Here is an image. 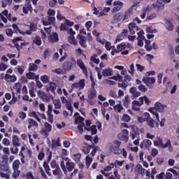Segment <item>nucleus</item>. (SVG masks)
<instances>
[{
	"label": "nucleus",
	"mask_w": 179,
	"mask_h": 179,
	"mask_svg": "<svg viewBox=\"0 0 179 179\" xmlns=\"http://www.w3.org/2000/svg\"><path fill=\"white\" fill-rule=\"evenodd\" d=\"M130 103H131V98H129V96L127 95L123 99V106H124V107H129Z\"/></svg>",
	"instance_id": "c85d7f7f"
},
{
	"label": "nucleus",
	"mask_w": 179,
	"mask_h": 179,
	"mask_svg": "<svg viewBox=\"0 0 179 179\" xmlns=\"http://www.w3.org/2000/svg\"><path fill=\"white\" fill-rule=\"evenodd\" d=\"M73 87H80L81 89H83V87H85V80H81L79 83L78 84H74L73 85Z\"/></svg>",
	"instance_id": "e433bc0d"
},
{
	"label": "nucleus",
	"mask_w": 179,
	"mask_h": 179,
	"mask_svg": "<svg viewBox=\"0 0 179 179\" xmlns=\"http://www.w3.org/2000/svg\"><path fill=\"white\" fill-rule=\"evenodd\" d=\"M5 79L7 82H16V76L6 74L5 76Z\"/></svg>",
	"instance_id": "bb28decb"
},
{
	"label": "nucleus",
	"mask_w": 179,
	"mask_h": 179,
	"mask_svg": "<svg viewBox=\"0 0 179 179\" xmlns=\"http://www.w3.org/2000/svg\"><path fill=\"white\" fill-rule=\"evenodd\" d=\"M144 116L145 117V121L147 122L148 125H149V127H150L151 128H154L155 121H153V119L150 117V115H149V113H145L144 114Z\"/></svg>",
	"instance_id": "6e6552de"
},
{
	"label": "nucleus",
	"mask_w": 179,
	"mask_h": 179,
	"mask_svg": "<svg viewBox=\"0 0 179 179\" xmlns=\"http://www.w3.org/2000/svg\"><path fill=\"white\" fill-rule=\"evenodd\" d=\"M42 100L46 103H48L51 101V96L47 95V94H45L44 96L42 98Z\"/></svg>",
	"instance_id": "603ef678"
},
{
	"label": "nucleus",
	"mask_w": 179,
	"mask_h": 179,
	"mask_svg": "<svg viewBox=\"0 0 179 179\" xmlns=\"http://www.w3.org/2000/svg\"><path fill=\"white\" fill-rule=\"evenodd\" d=\"M41 80L43 82V83H48L50 82V77H48L47 75L42 76L41 77Z\"/></svg>",
	"instance_id": "ea45409f"
},
{
	"label": "nucleus",
	"mask_w": 179,
	"mask_h": 179,
	"mask_svg": "<svg viewBox=\"0 0 179 179\" xmlns=\"http://www.w3.org/2000/svg\"><path fill=\"white\" fill-rule=\"evenodd\" d=\"M27 79H31L32 80H38V75H36V73L33 72H29L27 73Z\"/></svg>",
	"instance_id": "aec40b11"
},
{
	"label": "nucleus",
	"mask_w": 179,
	"mask_h": 179,
	"mask_svg": "<svg viewBox=\"0 0 179 179\" xmlns=\"http://www.w3.org/2000/svg\"><path fill=\"white\" fill-rule=\"evenodd\" d=\"M45 87H46V92H52V93H55V92H54V90H55V89H57V85H55V83H51L50 84V87L45 86Z\"/></svg>",
	"instance_id": "393cba45"
},
{
	"label": "nucleus",
	"mask_w": 179,
	"mask_h": 179,
	"mask_svg": "<svg viewBox=\"0 0 179 179\" xmlns=\"http://www.w3.org/2000/svg\"><path fill=\"white\" fill-rule=\"evenodd\" d=\"M77 38H78V40H79V43H80V45H82L83 47H86V41H85V36L78 35Z\"/></svg>",
	"instance_id": "b1692460"
},
{
	"label": "nucleus",
	"mask_w": 179,
	"mask_h": 179,
	"mask_svg": "<svg viewBox=\"0 0 179 179\" xmlns=\"http://www.w3.org/2000/svg\"><path fill=\"white\" fill-rule=\"evenodd\" d=\"M129 30L130 34H135L136 31H138L139 28L136 26V24L131 22L129 24Z\"/></svg>",
	"instance_id": "9d476101"
},
{
	"label": "nucleus",
	"mask_w": 179,
	"mask_h": 179,
	"mask_svg": "<svg viewBox=\"0 0 179 179\" xmlns=\"http://www.w3.org/2000/svg\"><path fill=\"white\" fill-rule=\"evenodd\" d=\"M77 64L78 66H80V69H82L85 75H87V69L86 68V66H85V64H83V62L81 60H78Z\"/></svg>",
	"instance_id": "412c9836"
},
{
	"label": "nucleus",
	"mask_w": 179,
	"mask_h": 179,
	"mask_svg": "<svg viewBox=\"0 0 179 179\" xmlns=\"http://www.w3.org/2000/svg\"><path fill=\"white\" fill-rule=\"evenodd\" d=\"M19 117L21 120H25L26 117H27V115L24 112H20L19 113Z\"/></svg>",
	"instance_id": "69168bd1"
},
{
	"label": "nucleus",
	"mask_w": 179,
	"mask_h": 179,
	"mask_svg": "<svg viewBox=\"0 0 179 179\" xmlns=\"http://www.w3.org/2000/svg\"><path fill=\"white\" fill-rule=\"evenodd\" d=\"M13 145H17V146H20V140H19V137L17 136H14L13 138Z\"/></svg>",
	"instance_id": "f704fd0d"
},
{
	"label": "nucleus",
	"mask_w": 179,
	"mask_h": 179,
	"mask_svg": "<svg viewBox=\"0 0 179 179\" xmlns=\"http://www.w3.org/2000/svg\"><path fill=\"white\" fill-rule=\"evenodd\" d=\"M105 47L108 51H110V50H112V48H114L113 46H111V43L110 42H106Z\"/></svg>",
	"instance_id": "4d7b16f0"
},
{
	"label": "nucleus",
	"mask_w": 179,
	"mask_h": 179,
	"mask_svg": "<svg viewBox=\"0 0 179 179\" xmlns=\"http://www.w3.org/2000/svg\"><path fill=\"white\" fill-rule=\"evenodd\" d=\"M150 113H152V114H154V115H155L157 120L159 121V114H157V108L155 107L154 108H150L149 109Z\"/></svg>",
	"instance_id": "2f4dec72"
},
{
	"label": "nucleus",
	"mask_w": 179,
	"mask_h": 179,
	"mask_svg": "<svg viewBox=\"0 0 179 179\" xmlns=\"http://www.w3.org/2000/svg\"><path fill=\"white\" fill-rule=\"evenodd\" d=\"M120 146H121V142L116 141H114L110 145V150L112 152V153H114L115 155H120L121 154V149H120Z\"/></svg>",
	"instance_id": "7ed1b4c3"
},
{
	"label": "nucleus",
	"mask_w": 179,
	"mask_h": 179,
	"mask_svg": "<svg viewBox=\"0 0 179 179\" xmlns=\"http://www.w3.org/2000/svg\"><path fill=\"white\" fill-rule=\"evenodd\" d=\"M0 170L1 171H8L9 170V167L6 166V164H0Z\"/></svg>",
	"instance_id": "49530a36"
},
{
	"label": "nucleus",
	"mask_w": 179,
	"mask_h": 179,
	"mask_svg": "<svg viewBox=\"0 0 179 179\" xmlns=\"http://www.w3.org/2000/svg\"><path fill=\"white\" fill-rule=\"evenodd\" d=\"M34 43H35L36 45H41V38H40V36H36L34 40Z\"/></svg>",
	"instance_id": "3c124183"
},
{
	"label": "nucleus",
	"mask_w": 179,
	"mask_h": 179,
	"mask_svg": "<svg viewBox=\"0 0 179 179\" xmlns=\"http://www.w3.org/2000/svg\"><path fill=\"white\" fill-rule=\"evenodd\" d=\"M145 171H146V169H143L142 167V165L137 164L135 167V173L136 174H141V176H145Z\"/></svg>",
	"instance_id": "ddd939ff"
},
{
	"label": "nucleus",
	"mask_w": 179,
	"mask_h": 179,
	"mask_svg": "<svg viewBox=\"0 0 179 179\" xmlns=\"http://www.w3.org/2000/svg\"><path fill=\"white\" fill-rule=\"evenodd\" d=\"M43 166L48 176H51V173L50 171H52L54 176H58L59 174V166L57 164V162H55V160H52L50 162V165L45 162L44 163Z\"/></svg>",
	"instance_id": "f257e3e1"
},
{
	"label": "nucleus",
	"mask_w": 179,
	"mask_h": 179,
	"mask_svg": "<svg viewBox=\"0 0 179 179\" xmlns=\"http://www.w3.org/2000/svg\"><path fill=\"white\" fill-rule=\"evenodd\" d=\"M68 33L70 34V36L69 37V42L70 44H73V45H76L78 44V41L75 39V31L72 29H70L68 31Z\"/></svg>",
	"instance_id": "39448f33"
},
{
	"label": "nucleus",
	"mask_w": 179,
	"mask_h": 179,
	"mask_svg": "<svg viewBox=\"0 0 179 179\" xmlns=\"http://www.w3.org/2000/svg\"><path fill=\"white\" fill-rule=\"evenodd\" d=\"M141 103L138 101H134L132 102V108L134 111H141Z\"/></svg>",
	"instance_id": "6ab92c4d"
},
{
	"label": "nucleus",
	"mask_w": 179,
	"mask_h": 179,
	"mask_svg": "<svg viewBox=\"0 0 179 179\" xmlns=\"http://www.w3.org/2000/svg\"><path fill=\"white\" fill-rule=\"evenodd\" d=\"M44 129H42L41 134H44L45 136H48V134L47 132H50L51 131L52 126L48 122H45L44 124Z\"/></svg>",
	"instance_id": "f8f14e48"
},
{
	"label": "nucleus",
	"mask_w": 179,
	"mask_h": 179,
	"mask_svg": "<svg viewBox=\"0 0 179 179\" xmlns=\"http://www.w3.org/2000/svg\"><path fill=\"white\" fill-rule=\"evenodd\" d=\"M91 61L92 62H94V64H99L100 62V60H99V59H96V56L91 57Z\"/></svg>",
	"instance_id": "338daca9"
},
{
	"label": "nucleus",
	"mask_w": 179,
	"mask_h": 179,
	"mask_svg": "<svg viewBox=\"0 0 179 179\" xmlns=\"http://www.w3.org/2000/svg\"><path fill=\"white\" fill-rule=\"evenodd\" d=\"M5 2L6 3H5ZM12 2L13 1L12 0H4L1 1V3H2V7L3 8H6V6L8 5V6H10V5H12Z\"/></svg>",
	"instance_id": "79ce46f5"
},
{
	"label": "nucleus",
	"mask_w": 179,
	"mask_h": 179,
	"mask_svg": "<svg viewBox=\"0 0 179 179\" xmlns=\"http://www.w3.org/2000/svg\"><path fill=\"white\" fill-rule=\"evenodd\" d=\"M129 93L131 94V97L133 99H136L137 97H139L141 96V92L138 91V89L135 87H132L129 90Z\"/></svg>",
	"instance_id": "1a4fd4ad"
},
{
	"label": "nucleus",
	"mask_w": 179,
	"mask_h": 179,
	"mask_svg": "<svg viewBox=\"0 0 179 179\" xmlns=\"http://www.w3.org/2000/svg\"><path fill=\"white\" fill-rule=\"evenodd\" d=\"M114 108L115 111H117L118 113H121L122 110H124V107H122V105L121 104H117L114 106Z\"/></svg>",
	"instance_id": "09e8293b"
},
{
	"label": "nucleus",
	"mask_w": 179,
	"mask_h": 179,
	"mask_svg": "<svg viewBox=\"0 0 179 179\" xmlns=\"http://www.w3.org/2000/svg\"><path fill=\"white\" fill-rule=\"evenodd\" d=\"M140 146H141V148H143V146H145V148H146V149H149L150 148V146H152V141L145 139L141 143Z\"/></svg>",
	"instance_id": "a211bd4d"
},
{
	"label": "nucleus",
	"mask_w": 179,
	"mask_h": 179,
	"mask_svg": "<svg viewBox=\"0 0 179 179\" xmlns=\"http://www.w3.org/2000/svg\"><path fill=\"white\" fill-rule=\"evenodd\" d=\"M131 139L134 141V144L136 145H139V142L141 141V134H139V133H134L131 134Z\"/></svg>",
	"instance_id": "9b49d317"
},
{
	"label": "nucleus",
	"mask_w": 179,
	"mask_h": 179,
	"mask_svg": "<svg viewBox=\"0 0 179 179\" xmlns=\"http://www.w3.org/2000/svg\"><path fill=\"white\" fill-rule=\"evenodd\" d=\"M29 117H32L33 118H35L38 122H41V119L38 117V115H37V113L36 111H32L29 113Z\"/></svg>",
	"instance_id": "cd10ccee"
},
{
	"label": "nucleus",
	"mask_w": 179,
	"mask_h": 179,
	"mask_svg": "<svg viewBox=\"0 0 179 179\" xmlns=\"http://www.w3.org/2000/svg\"><path fill=\"white\" fill-rule=\"evenodd\" d=\"M157 6L159 9H164V4H163V3L162 2V0H157Z\"/></svg>",
	"instance_id": "864d4df0"
},
{
	"label": "nucleus",
	"mask_w": 179,
	"mask_h": 179,
	"mask_svg": "<svg viewBox=\"0 0 179 179\" xmlns=\"http://www.w3.org/2000/svg\"><path fill=\"white\" fill-rule=\"evenodd\" d=\"M6 34H7V36H8V37H12V36L13 35V31H12L11 29H7L6 30Z\"/></svg>",
	"instance_id": "680f3d73"
},
{
	"label": "nucleus",
	"mask_w": 179,
	"mask_h": 179,
	"mask_svg": "<svg viewBox=\"0 0 179 179\" xmlns=\"http://www.w3.org/2000/svg\"><path fill=\"white\" fill-rule=\"evenodd\" d=\"M20 166V161L19 160H15L13 163V170H19V166Z\"/></svg>",
	"instance_id": "4c0bfd02"
},
{
	"label": "nucleus",
	"mask_w": 179,
	"mask_h": 179,
	"mask_svg": "<svg viewBox=\"0 0 179 179\" xmlns=\"http://www.w3.org/2000/svg\"><path fill=\"white\" fill-rule=\"evenodd\" d=\"M154 145L155 146H161L163 147V139H162L160 137H157L156 140L154 141Z\"/></svg>",
	"instance_id": "a878e982"
},
{
	"label": "nucleus",
	"mask_w": 179,
	"mask_h": 179,
	"mask_svg": "<svg viewBox=\"0 0 179 179\" xmlns=\"http://www.w3.org/2000/svg\"><path fill=\"white\" fill-rule=\"evenodd\" d=\"M51 99L52 100L55 108L56 110H59L62 108V104L61 103V101H59V99H55L53 96H51Z\"/></svg>",
	"instance_id": "2eb2a0df"
},
{
	"label": "nucleus",
	"mask_w": 179,
	"mask_h": 179,
	"mask_svg": "<svg viewBox=\"0 0 179 179\" xmlns=\"http://www.w3.org/2000/svg\"><path fill=\"white\" fill-rule=\"evenodd\" d=\"M85 129L87 131H92V135H94V134H97V129H96V126H92L90 128H87V127H85Z\"/></svg>",
	"instance_id": "c9c22d12"
},
{
	"label": "nucleus",
	"mask_w": 179,
	"mask_h": 179,
	"mask_svg": "<svg viewBox=\"0 0 179 179\" xmlns=\"http://www.w3.org/2000/svg\"><path fill=\"white\" fill-rule=\"evenodd\" d=\"M143 82L147 85V86H149V85H153L156 82V80L153 77H144L143 78Z\"/></svg>",
	"instance_id": "4468645a"
},
{
	"label": "nucleus",
	"mask_w": 179,
	"mask_h": 179,
	"mask_svg": "<svg viewBox=\"0 0 179 179\" xmlns=\"http://www.w3.org/2000/svg\"><path fill=\"white\" fill-rule=\"evenodd\" d=\"M111 79H113V80H118L119 82H120V80H122V76H121L120 74H117L116 76L112 77Z\"/></svg>",
	"instance_id": "bf43d9fd"
},
{
	"label": "nucleus",
	"mask_w": 179,
	"mask_h": 179,
	"mask_svg": "<svg viewBox=\"0 0 179 179\" xmlns=\"http://www.w3.org/2000/svg\"><path fill=\"white\" fill-rule=\"evenodd\" d=\"M125 48H127L125 43H122L117 45L118 51H122V50H125Z\"/></svg>",
	"instance_id": "de8ad7c7"
},
{
	"label": "nucleus",
	"mask_w": 179,
	"mask_h": 179,
	"mask_svg": "<svg viewBox=\"0 0 179 179\" xmlns=\"http://www.w3.org/2000/svg\"><path fill=\"white\" fill-rule=\"evenodd\" d=\"M89 99H93L96 97V91L91 92L88 95Z\"/></svg>",
	"instance_id": "0e129e2a"
},
{
	"label": "nucleus",
	"mask_w": 179,
	"mask_h": 179,
	"mask_svg": "<svg viewBox=\"0 0 179 179\" xmlns=\"http://www.w3.org/2000/svg\"><path fill=\"white\" fill-rule=\"evenodd\" d=\"M38 68L37 65L34 64H29V71H37Z\"/></svg>",
	"instance_id": "5fc2aeb1"
},
{
	"label": "nucleus",
	"mask_w": 179,
	"mask_h": 179,
	"mask_svg": "<svg viewBox=\"0 0 179 179\" xmlns=\"http://www.w3.org/2000/svg\"><path fill=\"white\" fill-rule=\"evenodd\" d=\"M73 26V22L68 20H65L64 23H62L60 26V30H70L71 29H69V27Z\"/></svg>",
	"instance_id": "423d86ee"
},
{
	"label": "nucleus",
	"mask_w": 179,
	"mask_h": 179,
	"mask_svg": "<svg viewBox=\"0 0 179 179\" xmlns=\"http://www.w3.org/2000/svg\"><path fill=\"white\" fill-rule=\"evenodd\" d=\"M92 162H93V159L89 155L87 156L85 163L87 169L90 167V164H92Z\"/></svg>",
	"instance_id": "72a5a7b5"
},
{
	"label": "nucleus",
	"mask_w": 179,
	"mask_h": 179,
	"mask_svg": "<svg viewBox=\"0 0 179 179\" xmlns=\"http://www.w3.org/2000/svg\"><path fill=\"white\" fill-rule=\"evenodd\" d=\"M50 41H51L52 43H55V41H58V34L55 32L52 33L50 35Z\"/></svg>",
	"instance_id": "c756f323"
},
{
	"label": "nucleus",
	"mask_w": 179,
	"mask_h": 179,
	"mask_svg": "<svg viewBox=\"0 0 179 179\" xmlns=\"http://www.w3.org/2000/svg\"><path fill=\"white\" fill-rule=\"evenodd\" d=\"M122 121H125L126 122H129V121H131V117L129 115L124 114L122 117Z\"/></svg>",
	"instance_id": "13d9d810"
},
{
	"label": "nucleus",
	"mask_w": 179,
	"mask_h": 179,
	"mask_svg": "<svg viewBox=\"0 0 179 179\" xmlns=\"http://www.w3.org/2000/svg\"><path fill=\"white\" fill-rule=\"evenodd\" d=\"M155 107L159 111V113H164L166 108H167L166 105H163L162 103L157 102L155 103Z\"/></svg>",
	"instance_id": "dca6fc26"
},
{
	"label": "nucleus",
	"mask_w": 179,
	"mask_h": 179,
	"mask_svg": "<svg viewBox=\"0 0 179 179\" xmlns=\"http://www.w3.org/2000/svg\"><path fill=\"white\" fill-rule=\"evenodd\" d=\"M131 15H132V8H129L125 12L124 20H125L126 19H128V17H129Z\"/></svg>",
	"instance_id": "37998d69"
},
{
	"label": "nucleus",
	"mask_w": 179,
	"mask_h": 179,
	"mask_svg": "<svg viewBox=\"0 0 179 179\" xmlns=\"http://www.w3.org/2000/svg\"><path fill=\"white\" fill-rule=\"evenodd\" d=\"M102 73L105 78H107L108 76H113V69L110 68H107L102 70Z\"/></svg>",
	"instance_id": "f3484780"
},
{
	"label": "nucleus",
	"mask_w": 179,
	"mask_h": 179,
	"mask_svg": "<svg viewBox=\"0 0 179 179\" xmlns=\"http://www.w3.org/2000/svg\"><path fill=\"white\" fill-rule=\"evenodd\" d=\"M47 115L48 120L49 121V122H51V124H52V122H54V115H52V113H47Z\"/></svg>",
	"instance_id": "8fccbe9b"
},
{
	"label": "nucleus",
	"mask_w": 179,
	"mask_h": 179,
	"mask_svg": "<svg viewBox=\"0 0 179 179\" xmlns=\"http://www.w3.org/2000/svg\"><path fill=\"white\" fill-rule=\"evenodd\" d=\"M14 89L15 90H16V92H17V93H20V90L22 89V84H20V83L15 84Z\"/></svg>",
	"instance_id": "c03bdc74"
},
{
	"label": "nucleus",
	"mask_w": 179,
	"mask_h": 179,
	"mask_svg": "<svg viewBox=\"0 0 179 179\" xmlns=\"http://www.w3.org/2000/svg\"><path fill=\"white\" fill-rule=\"evenodd\" d=\"M123 17L124 15L121 13H117L114 16L115 20H117V22H119V20H121Z\"/></svg>",
	"instance_id": "a19ab883"
},
{
	"label": "nucleus",
	"mask_w": 179,
	"mask_h": 179,
	"mask_svg": "<svg viewBox=\"0 0 179 179\" xmlns=\"http://www.w3.org/2000/svg\"><path fill=\"white\" fill-rule=\"evenodd\" d=\"M28 128L29 129H30L31 128V127H38V123H37V122H36V120H33V119H28Z\"/></svg>",
	"instance_id": "4be33fe9"
},
{
	"label": "nucleus",
	"mask_w": 179,
	"mask_h": 179,
	"mask_svg": "<svg viewBox=\"0 0 179 179\" xmlns=\"http://www.w3.org/2000/svg\"><path fill=\"white\" fill-rule=\"evenodd\" d=\"M45 95V93L41 90L38 91V96L40 97V99H43L44 96Z\"/></svg>",
	"instance_id": "774afa93"
},
{
	"label": "nucleus",
	"mask_w": 179,
	"mask_h": 179,
	"mask_svg": "<svg viewBox=\"0 0 179 179\" xmlns=\"http://www.w3.org/2000/svg\"><path fill=\"white\" fill-rule=\"evenodd\" d=\"M27 178H29V179H37V177L33 176V173H31V172H29V173L27 174Z\"/></svg>",
	"instance_id": "e2e57ef3"
},
{
	"label": "nucleus",
	"mask_w": 179,
	"mask_h": 179,
	"mask_svg": "<svg viewBox=\"0 0 179 179\" xmlns=\"http://www.w3.org/2000/svg\"><path fill=\"white\" fill-rule=\"evenodd\" d=\"M19 41H20V38H16L13 40V43L17 47H20V45H24V43H21Z\"/></svg>",
	"instance_id": "58836bf2"
},
{
	"label": "nucleus",
	"mask_w": 179,
	"mask_h": 179,
	"mask_svg": "<svg viewBox=\"0 0 179 179\" xmlns=\"http://www.w3.org/2000/svg\"><path fill=\"white\" fill-rule=\"evenodd\" d=\"M138 90L141 92H143V93H145V92H146L148 90V88H146V87H145V85H141L140 86H138Z\"/></svg>",
	"instance_id": "052dcab7"
},
{
	"label": "nucleus",
	"mask_w": 179,
	"mask_h": 179,
	"mask_svg": "<svg viewBox=\"0 0 179 179\" xmlns=\"http://www.w3.org/2000/svg\"><path fill=\"white\" fill-rule=\"evenodd\" d=\"M72 66H76V59L73 57H71L70 62H65L64 63L63 69H64V71H71Z\"/></svg>",
	"instance_id": "20e7f679"
},
{
	"label": "nucleus",
	"mask_w": 179,
	"mask_h": 179,
	"mask_svg": "<svg viewBox=\"0 0 179 179\" xmlns=\"http://www.w3.org/2000/svg\"><path fill=\"white\" fill-rule=\"evenodd\" d=\"M10 149L13 155H17V153L19 152V145H13V146L11 147Z\"/></svg>",
	"instance_id": "473e14b6"
},
{
	"label": "nucleus",
	"mask_w": 179,
	"mask_h": 179,
	"mask_svg": "<svg viewBox=\"0 0 179 179\" xmlns=\"http://www.w3.org/2000/svg\"><path fill=\"white\" fill-rule=\"evenodd\" d=\"M36 25L32 24L30 26V31H26V34H28V36H30L31 34V31H36Z\"/></svg>",
	"instance_id": "a18cd8bd"
},
{
	"label": "nucleus",
	"mask_w": 179,
	"mask_h": 179,
	"mask_svg": "<svg viewBox=\"0 0 179 179\" xmlns=\"http://www.w3.org/2000/svg\"><path fill=\"white\" fill-rule=\"evenodd\" d=\"M84 121L85 118L82 117L81 116H78L76 117L75 123L78 125H82L83 124H85Z\"/></svg>",
	"instance_id": "7c9ffc66"
},
{
	"label": "nucleus",
	"mask_w": 179,
	"mask_h": 179,
	"mask_svg": "<svg viewBox=\"0 0 179 179\" xmlns=\"http://www.w3.org/2000/svg\"><path fill=\"white\" fill-rule=\"evenodd\" d=\"M61 101L63 104L66 105L68 110L71 111V115H72V113H73V108L72 107V104H71V102L66 99L64 96L61 97Z\"/></svg>",
	"instance_id": "0eeeda50"
},
{
	"label": "nucleus",
	"mask_w": 179,
	"mask_h": 179,
	"mask_svg": "<svg viewBox=\"0 0 179 179\" xmlns=\"http://www.w3.org/2000/svg\"><path fill=\"white\" fill-rule=\"evenodd\" d=\"M60 166L65 174H66L68 171H72V170L75 169V164L71 162V159H69L68 157L63 158L61 162Z\"/></svg>",
	"instance_id": "f03ea898"
},
{
	"label": "nucleus",
	"mask_w": 179,
	"mask_h": 179,
	"mask_svg": "<svg viewBox=\"0 0 179 179\" xmlns=\"http://www.w3.org/2000/svg\"><path fill=\"white\" fill-rule=\"evenodd\" d=\"M19 176H20V171H19L18 169L14 170V173L13 174V178H17Z\"/></svg>",
	"instance_id": "6e6d98bb"
},
{
	"label": "nucleus",
	"mask_w": 179,
	"mask_h": 179,
	"mask_svg": "<svg viewBox=\"0 0 179 179\" xmlns=\"http://www.w3.org/2000/svg\"><path fill=\"white\" fill-rule=\"evenodd\" d=\"M162 148L164 149L168 148L169 152H173V145H171V141L170 140H168L165 144H163Z\"/></svg>",
	"instance_id": "5701e85b"
}]
</instances>
